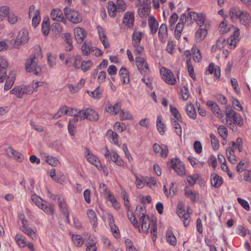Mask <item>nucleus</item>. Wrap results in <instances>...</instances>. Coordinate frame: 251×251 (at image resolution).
Wrapping results in <instances>:
<instances>
[{
    "label": "nucleus",
    "mask_w": 251,
    "mask_h": 251,
    "mask_svg": "<svg viewBox=\"0 0 251 251\" xmlns=\"http://www.w3.org/2000/svg\"><path fill=\"white\" fill-rule=\"evenodd\" d=\"M226 125L233 131H237L236 125L239 126H243V119L241 115L230 108L229 106H226Z\"/></svg>",
    "instance_id": "obj_1"
},
{
    "label": "nucleus",
    "mask_w": 251,
    "mask_h": 251,
    "mask_svg": "<svg viewBox=\"0 0 251 251\" xmlns=\"http://www.w3.org/2000/svg\"><path fill=\"white\" fill-rule=\"evenodd\" d=\"M38 60L35 54H32L26 60L25 68L27 72H32L36 75H40L42 73L41 67L37 65Z\"/></svg>",
    "instance_id": "obj_2"
},
{
    "label": "nucleus",
    "mask_w": 251,
    "mask_h": 251,
    "mask_svg": "<svg viewBox=\"0 0 251 251\" xmlns=\"http://www.w3.org/2000/svg\"><path fill=\"white\" fill-rule=\"evenodd\" d=\"M64 13L66 19L74 24H78L82 21L81 15L76 10L65 7Z\"/></svg>",
    "instance_id": "obj_3"
},
{
    "label": "nucleus",
    "mask_w": 251,
    "mask_h": 251,
    "mask_svg": "<svg viewBox=\"0 0 251 251\" xmlns=\"http://www.w3.org/2000/svg\"><path fill=\"white\" fill-rule=\"evenodd\" d=\"M160 74L163 79L169 85H174L176 79L173 72L169 69L162 67L160 69Z\"/></svg>",
    "instance_id": "obj_4"
},
{
    "label": "nucleus",
    "mask_w": 251,
    "mask_h": 251,
    "mask_svg": "<svg viewBox=\"0 0 251 251\" xmlns=\"http://www.w3.org/2000/svg\"><path fill=\"white\" fill-rule=\"evenodd\" d=\"M171 167L174 169L178 175L181 176L185 174V167L182 162L178 159H172L171 161Z\"/></svg>",
    "instance_id": "obj_5"
},
{
    "label": "nucleus",
    "mask_w": 251,
    "mask_h": 251,
    "mask_svg": "<svg viewBox=\"0 0 251 251\" xmlns=\"http://www.w3.org/2000/svg\"><path fill=\"white\" fill-rule=\"evenodd\" d=\"M136 65L141 73L146 75L149 72V66L147 62H145L143 58L140 56L137 57L135 59Z\"/></svg>",
    "instance_id": "obj_6"
},
{
    "label": "nucleus",
    "mask_w": 251,
    "mask_h": 251,
    "mask_svg": "<svg viewBox=\"0 0 251 251\" xmlns=\"http://www.w3.org/2000/svg\"><path fill=\"white\" fill-rule=\"evenodd\" d=\"M28 39V32L25 30H20L17 36L15 41V47H18L19 45L23 43H26Z\"/></svg>",
    "instance_id": "obj_7"
},
{
    "label": "nucleus",
    "mask_w": 251,
    "mask_h": 251,
    "mask_svg": "<svg viewBox=\"0 0 251 251\" xmlns=\"http://www.w3.org/2000/svg\"><path fill=\"white\" fill-rule=\"evenodd\" d=\"M74 34L75 39L78 44H81L86 37L85 30L82 28L76 27L74 29Z\"/></svg>",
    "instance_id": "obj_8"
},
{
    "label": "nucleus",
    "mask_w": 251,
    "mask_h": 251,
    "mask_svg": "<svg viewBox=\"0 0 251 251\" xmlns=\"http://www.w3.org/2000/svg\"><path fill=\"white\" fill-rule=\"evenodd\" d=\"M52 20L66 23V20L63 16L62 11L59 9H53L50 14Z\"/></svg>",
    "instance_id": "obj_9"
},
{
    "label": "nucleus",
    "mask_w": 251,
    "mask_h": 251,
    "mask_svg": "<svg viewBox=\"0 0 251 251\" xmlns=\"http://www.w3.org/2000/svg\"><path fill=\"white\" fill-rule=\"evenodd\" d=\"M153 150L156 153H159L163 157L167 156L168 150L165 145L160 146L157 144H154L153 146Z\"/></svg>",
    "instance_id": "obj_10"
},
{
    "label": "nucleus",
    "mask_w": 251,
    "mask_h": 251,
    "mask_svg": "<svg viewBox=\"0 0 251 251\" xmlns=\"http://www.w3.org/2000/svg\"><path fill=\"white\" fill-rule=\"evenodd\" d=\"M140 222L141 223L142 231L144 232H147L151 224V220L149 217L147 215L143 214L140 218Z\"/></svg>",
    "instance_id": "obj_11"
},
{
    "label": "nucleus",
    "mask_w": 251,
    "mask_h": 251,
    "mask_svg": "<svg viewBox=\"0 0 251 251\" xmlns=\"http://www.w3.org/2000/svg\"><path fill=\"white\" fill-rule=\"evenodd\" d=\"M206 105L211 108V110L217 117L220 118L223 117V115L220 113V108L216 102L212 100H208L206 102Z\"/></svg>",
    "instance_id": "obj_12"
},
{
    "label": "nucleus",
    "mask_w": 251,
    "mask_h": 251,
    "mask_svg": "<svg viewBox=\"0 0 251 251\" xmlns=\"http://www.w3.org/2000/svg\"><path fill=\"white\" fill-rule=\"evenodd\" d=\"M121 104L119 102L115 103L113 106L110 104H107L106 105V110L107 112L112 115H117L121 109Z\"/></svg>",
    "instance_id": "obj_13"
},
{
    "label": "nucleus",
    "mask_w": 251,
    "mask_h": 251,
    "mask_svg": "<svg viewBox=\"0 0 251 251\" xmlns=\"http://www.w3.org/2000/svg\"><path fill=\"white\" fill-rule=\"evenodd\" d=\"M239 19L241 24L245 26H251V17L248 12L244 11Z\"/></svg>",
    "instance_id": "obj_14"
},
{
    "label": "nucleus",
    "mask_w": 251,
    "mask_h": 251,
    "mask_svg": "<svg viewBox=\"0 0 251 251\" xmlns=\"http://www.w3.org/2000/svg\"><path fill=\"white\" fill-rule=\"evenodd\" d=\"M134 20V17L133 13L127 12L125 14L123 22L129 27H130L133 25Z\"/></svg>",
    "instance_id": "obj_15"
},
{
    "label": "nucleus",
    "mask_w": 251,
    "mask_h": 251,
    "mask_svg": "<svg viewBox=\"0 0 251 251\" xmlns=\"http://www.w3.org/2000/svg\"><path fill=\"white\" fill-rule=\"evenodd\" d=\"M6 152L10 157L13 158L19 162H21L23 160V156L21 153L15 151L11 147L6 150Z\"/></svg>",
    "instance_id": "obj_16"
},
{
    "label": "nucleus",
    "mask_w": 251,
    "mask_h": 251,
    "mask_svg": "<svg viewBox=\"0 0 251 251\" xmlns=\"http://www.w3.org/2000/svg\"><path fill=\"white\" fill-rule=\"evenodd\" d=\"M87 154L86 155L87 160L91 164L94 165L98 169L101 167L100 163L99 160H97L98 158L94 154L90 153V151L87 149Z\"/></svg>",
    "instance_id": "obj_17"
},
{
    "label": "nucleus",
    "mask_w": 251,
    "mask_h": 251,
    "mask_svg": "<svg viewBox=\"0 0 251 251\" xmlns=\"http://www.w3.org/2000/svg\"><path fill=\"white\" fill-rule=\"evenodd\" d=\"M158 35L161 41L164 43L168 36L167 26L166 24H162L160 26Z\"/></svg>",
    "instance_id": "obj_18"
},
{
    "label": "nucleus",
    "mask_w": 251,
    "mask_h": 251,
    "mask_svg": "<svg viewBox=\"0 0 251 251\" xmlns=\"http://www.w3.org/2000/svg\"><path fill=\"white\" fill-rule=\"evenodd\" d=\"M223 182V178L217 174L211 175V183L215 188L219 187Z\"/></svg>",
    "instance_id": "obj_19"
},
{
    "label": "nucleus",
    "mask_w": 251,
    "mask_h": 251,
    "mask_svg": "<svg viewBox=\"0 0 251 251\" xmlns=\"http://www.w3.org/2000/svg\"><path fill=\"white\" fill-rule=\"evenodd\" d=\"M244 11H241L239 8L232 7L230 9L229 16L233 21L239 19Z\"/></svg>",
    "instance_id": "obj_20"
},
{
    "label": "nucleus",
    "mask_w": 251,
    "mask_h": 251,
    "mask_svg": "<svg viewBox=\"0 0 251 251\" xmlns=\"http://www.w3.org/2000/svg\"><path fill=\"white\" fill-rule=\"evenodd\" d=\"M148 23L151 33H155L158 27V23L156 19L153 17H150L148 20Z\"/></svg>",
    "instance_id": "obj_21"
},
{
    "label": "nucleus",
    "mask_w": 251,
    "mask_h": 251,
    "mask_svg": "<svg viewBox=\"0 0 251 251\" xmlns=\"http://www.w3.org/2000/svg\"><path fill=\"white\" fill-rule=\"evenodd\" d=\"M15 77L16 75L14 73H11L9 74L4 85L5 90H8L11 88L15 79Z\"/></svg>",
    "instance_id": "obj_22"
},
{
    "label": "nucleus",
    "mask_w": 251,
    "mask_h": 251,
    "mask_svg": "<svg viewBox=\"0 0 251 251\" xmlns=\"http://www.w3.org/2000/svg\"><path fill=\"white\" fill-rule=\"evenodd\" d=\"M8 65L7 60L4 57L0 56V72L5 77L6 76V69Z\"/></svg>",
    "instance_id": "obj_23"
},
{
    "label": "nucleus",
    "mask_w": 251,
    "mask_h": 251,
    "mask_svg": "<svg viewBox=\"0 0 251 251\" xmlns=\"http://www.w3.org/2000/svg\"><path fill=\"white\" fill-rule=\"evenodd\" d=\"M219 27L220 28V32L222 34H225L231 30V28L234 30L235 29L234 26L227 25L225 20L220 24Z\"/></svg>",
    "instance_id": "obj_24"
},
{
    "label": "nucleus",
    "mask_w": 251,
    "mask_h": 251,
    "mask_svg": "<svg viewBox=\"0 0 251 251\" xmlns=\"http://www.w3.org/2000/svg\"><path fill=\"white\" fill-rule=\"evenodd\" d=\"M187 115L193 119H195L196 117V111L194 105L190 103L188 104L185 108Z\"/></svg>",
    "instance_id": "obj_25"
},
{
    "label": "nucleus",
    "mask_w": 251,
    "mask_h": 251,
    "mask_svg": "<svg viewBox=\"0 0 251 251\" xmlns=\"http://www.w3.org/2000/svg\"><path fill=\"white\" fill-rule=\"evenodd\" d=\"M207 71L210 74H214V75L217 78H219L220 76V70L218 66H215L213 63H210L209 65Z\"/></svg>",
    "instance_id": "obj_26"
},
{
    "label": "nucleus",
    "mask_w": 251,
    "mask_h": 251,
    "mask_svg": "<svg viewBox=\"0 0 251 251\" xmlns=\"http://www.w3.org/2000/svg\"><path fill=\"white\" fill-rule=\"evenodd\" d=\"M108 12L109 15L111 17H115L116 15V12H118L117 7L115 4L112 1H109L108 4Z\"/></svg>",
    "instance_id": "obj_27"
},
{
    "label": "nucleus",
    "mask_w": 251,
    "mask_h": 251,
    "mask_svg": "<svg viewBox=\"0 0 251 251\" xmlns=\"http://www.w3.org/2000/svg\"><path fill=\"white\" fill-rule=\"evenodd\" d=\"M98 28H99V34L100 38L101 41L103 46L105 48H109V43L105 40L106 37V35H105L103 29L100 26H98Z\"/></svg>",
    "instance_id": "obj_28"
},
{
    "label": "nucleus",
    "mask_w": 251,
    "mask_h": 251,
    "mask_svg": "<svg viewBox=\"0 0 251 251\" xmlns=\"http://www.w3.org/2000/svg\"><path fill=\"white\" fill-rule=\"evenodd\" d=\"M142 33L139 31H134L132 34V38L133 46H137L140 45V41L141 40Z\"/></svg>",
    "instance_id": "obj_29"
},
{
    "label": "nucleus",
    "mask_w": 251,
    "mask_h": 251,
    "mask_svg": "<svg viewBox=\"0 0 251 251\" xmlns=\"http://www.w3.org/2000/svg\"><path fill=\"white\" fill-rule=\"evenodd\" d=\"M87 119L90 121H97L99 118L98 113L90 108L87 109Z\"/></svg>",
    "instance_id": "obj_30"
},
{
    "label": "nucleus",
    "mask_w": 251,
    "mask_h": 251,
    "mask_svg": "<svg viewBox=\"0 0 251 251\" xmlns=\"http://www.w3.org/2000/svg\"><path fill=\"white\" fill-rule=\"evenodd\" d=\"M207 34V30L205 28H199L196 33V37L197 40L200 42L203 40Z\"/></svg>",
    "instance_id": "obj_31"
},
{
    "label": "nucleus",
    "mask_w": 251,
    "mask_h": 251,
    "mask_svg": "<svg viewBox=\"0 0 251 251\" xmlns=\"http://www.w3.org/2000/svg\"><path fill=\"white\" fill-rule=\"evenodd\" d=\"M58 200L59 201V206L60 208L62 213L66 216L67 221L69 222V211L66 207V204L64 202L60 200V198H58Z\"/></svg>",
    "instance_id": "obj_32"
},
{
    "label": "nucleus",
    "mask_w": 251,
    "mask_h": 251,
    "mask_svg": "<svg viewBox=\"0 0 251 251\" xmlns=\"http://www.w3.org/2000/svg\"><path fill=\"white\" fill-rule=\"evenodd\" d=\"M87 215L92 224H93L94 226H96L97 224V218L95 212L92 209H89L87 211Z\"/></svg>",
    "instance_id": "obj_33"
},
{
    "label": "nucleus",
    "mask_w": 251,
    "mask_h": 251,
    "mask_svg": "<svg viewBox=\"0 0 251 251\" xmlns=\"http://www.w3.org/2000/svg\"><path fill=\"white\" fill-rule=\"evenodd\" d=\"M10 9L7 6H2L0 7V22L3 20V18L7 17L9 14Z\"/></svg>",
    "instance_id": "obj_34"
},
{
    "label": "nucleus",
    "mask_w": 251,
    "mask_h": 251,
    "mask_svg": "<svg viewBox=\"0 0 251 251\" xmlns=\"http://www.w3.org/2000/svg\"><path fill=\"white\" fill-rule=\"evenodd\" d=\"M45 213L49 215H52L53 214L54 208L53 205L50 203H44L43 206H41L40 208Z\"/></svg>",
    "instance_id": "obj_35"
},
{
    "label": "nucleus",
    "mask_w": 251,
    "mask_h": 251,
    "mask_svg": "<svg viewBox=\"0 0 251 251\" xmlns=\"http://www.w3.org/2000/svg\"><path fill=\"white\" fill-rule=\"evenodd\" d=\"M226 154L228 161L232 164L235 163L236 160L235 159V156L234 154V151L231 148L229 147L226 150Z\"/></svg>",
    "instance_id": "obj_36"
},
{
    "label": "nucleus",
    "mask_w": 251,
    "mask_h": 251,
    "mask_svg": "<svg viewBox=\"0 0 251 251\" xmlns=\"http://www.w3.org/2000/svg\"><path fill=\"white\" fill-rule=\"evenodd\" d=\"M167 241L172 245L175 246L176 244V239L172 231H167L166 233Z\"/></svg>",
    "instance_id": "obj_37"
},
{
    "label": "nucleus",
    "mask_w": 251,
    "mask_h": 251,
    "mask_svg": "<svg viewBox=\"0 0 251 251\" xmlns=\"http://www.w3.org/2000/svg\"><path fill=\"white\" fill-rule=\"evenodd\" d=\"M11 94H14L17 98H21L24 94L23 86H17L11 90Z\"/></svg>",
    "instance_id": "obj_38"
},
{
    "label": "nucleus",
    "mask_w": 251,
    "mask_h": 251,
    "mask_svg": "<svg viewBox=\"0 0 251 251\" xmlns=\"http://www.w3.org/2000/svg\"><path fill=\"white\" fill-rule=\"evenodd\" d=\"M151 10L150 6H143L138 10V14L140 17L143 18L149 14Z\"/></svg>",
    "instance_id": "obj_39"
},
{
    "label": "nucleus",
    "mask_w": 251,
    "mask_h": 251,
    "mask_svg": "<svg viewBox=\"0 0 251 251\" xmlns=\"http://www.w3.org/2000/svg\"><path fill=\"white\" fill-rule=\"evenodd\" d=\"M170 111L172 114L175 117V120L181 122V117L177 109L175 107H174L172 105H170Z\"/></svg>",
    "instance_id": "obj_40"
},
{
    "label": "nucleus",
    "mask_w": 251,
    "mask_h": 251,
    "mask_svg": "<svg viewBox=\"0 0 251 251\" xmlns=\"http://www.w3.org/2000/svg\"><path fill=\"white\" fill-rule=\"evenodd\" d=\"M21 230L27 234L32 239L36 238L35 232L32 229L27 228V226H21Z\"/></svg>",
    "instance_id": "obj_41"
},
{
    "label": "nucleus",
    "mask_w": 251,
    "mask_h": 251,
    "mask_svg": "<svg viewBox=\"0 0 251 251\" xmlns=\"http://www.w3.org/2000/svg\"><path fill=\"white\" fill-rule=\"evenodd\" d=\"M40 21V15L39 10H36L34 15H33L32 19V25L35 27L37 26Z\"/></svg>",
    "instance_id": "obj_42"
},
{
    "label": "nucleus",
    "mask_w": 251,
    "mask_h": 251,
    "mask_svg": "<svg viewBox=\"0 0 251 251\" xmlns=\"http://www.w3.org/2000/svg\"><path fill=\"white\" fill-rule=\"evenodd\" d=\"M186 63H187V70L189 73V75L193 79H195L196 76L194 74V68L192 65V62H191L190 58H189L186 60Z\"/></svg>",
    "instance_id": "obj_43"
},
{
    "label": "nucleus",
    "mask_w": 251,
    "mask_h": 251,
    "mask_svg": "<svg viewBox=\"0 0 251 251\" xmlns=\"http://www.w3.org/2000/svg\"><path fill=\"white\" fill-rule=\"evenodd\" d=\"M92 47H91V44L90 43L85 42L81 47L82 51L84 55L89 54L92 50Z\"/></svg>",
    "instance_id": "obj_44"
},
{
    "label": "nucleus",
    "mask_w": 251,
    "mask_h": 251,
    "mask_svg": "<svg viewBox=\"0 0 251 251\" xmlns=\"http://www.w3.org/2000/svg\"><path fill=\"white\" fill-rule=\"evenodd\" d=\"M146 183V177L136 175V185L138 188H141Z\"/></svg>",
    "instance_id": "obj_45"
},
{
    "label": "nucleus",
    "mask_w": 251,
    "mask_h": 251,
    "mask_svg": "<svg viewBox=\"0 0 251 251\" xmlns=\"http://www.w3.org/2000/svg\"><path fill=\"white\" fill-rule=\"evenodd\" d=\"M50 23L49 19L43 20L42 23V31L45 36L48 35L49 33Z\"/></svg>",
    "instance_id": "obj_46"
},
{
    "label": "nucleus",
    "mask_w": 251,
    "mask_h": 251,
    "mask_svg": "<svg viewBox=\"0 0 251 251\" xmlns=\"http://www.w3.org/2000/svg\"><path fill=\"white\" fill-rule=\"evenodd\" d=\"M210 137L211 138V142L213 149L214 150H217L220 146L218 139L214 134H211Z\"/></svg>",
    "instance_id": "obj_47"
},
{
    "label": "nucleus",
    "mask_w": 251,
    "mask_h": 251,
    "mask_svg": "<svg viewBox=\"0 0 251 251\" xmlns=\"http://www.w3.org/2000/svg\"><path fill=\"white\" fill-rule=\"evenodd\" d=\"M218 133L224 140H226L227 136L228 131L224 126H220L218 128Z\"/></svg>",
    "instance_id": "obj_48"
},
{
    "label": "nucleus",
    "mask_w": 251,
    "mask_h": 251,
    "mask_svg": "<svg viewBox=\"0 0 251 251\" xmlns=\"http://www.w3.org/2000/svg\"><path fill=\"white\" fill-rule=\"evenodd\" d=\"M72 240L77 247L81 246L84 242L83 239L79 235H74L72 236Z\"/></svg>",
    "instance_id": "obj_49"
},
{
    "label": "nucleus",
    "mask_w": 251,
    "mask_h": 251,
    "mask_svg": "<svg viewBox=\"0 0 251 251\" xmlns=\"http://www.w3.org/2000/svg\"><path fill=\"white\" fill-rule=\"evenodd\" d=\"M68 110L66 106H63L53 116V118L58 119L63 115L68 114Z\"/></svg>",
    "instance_id": "obj_50"
},
{
    "label": "nucleus",
    "mask_w": 251,
    "mask_h": 251,
    "mask_svg": "<svg viewBox=\"0 0 251 251\" xmlns=\"http://www.w3.org/2000/svg\"><path fill=\"white\" fill-rule=\"evenodd\" d=\"M185 191L186 196L189 197L193 202H195L197 201V193L191 190H185Z\"/></svg>",
    "instance_id": "obj_51"
},
{
    "label": "nucleus",
    "mask_w": 251,
    "mask_h": 251,
    "mask_svg": "<svg viewBox=\"0 0 251 251\" xmlns=\"http://www.w3.org/2000/svg\"><path fill=\"white\" fill-rule=\"evenodd\" d=\"M31 201L39 208L43 206L42 199L39 198L36 195H32L31 197Z\"/></svg>",
    "instance_id": "obj_52"
},
{
    "label": "nucleus",
    "mask_w": 251,
    "mask_h": 251,
    "mask_svg": "<svg viewBox=\"0 0 251 251\" xmlns=\"http://www.w3.org/2000/svg\"><path fill=\"white\" fill-rule=\"evenodd\" d=\"M16 242L18 245L22 248H24L26 246V242L25 238L20 235H17L15 237Z\"/></svg>",
    "instance_id": "obj_53"
},
{
    "label": "nucleus",
    "mask_w": 251,
    "mask_h": 251,
    "mask_svg": "<svg viewBox=\"0 0 251 251\" xmlns=\"http://www.w3.org/2000/svg\"><path fill=\"white\" fill-rule=\"evenodd\" d=\"M92 66V63L90 60H88L87 61H83L81 63L80 67L84 72H86L90 69Z\"/></svg>",
    "instance_id": "obj_54"
},
{
    "label": "nucleus",
    "mask_w": 251,
    "mask_h": 251,
    "mask_svg": "<svg viewBox=\"0 0 251 251\" xmlns=\"http://www.w3.org/2000/svg\"><path fill=\"white\" fill-rule=\"evenodd\" d=\"M46 162L52 166H57L59 164V160L55 157L47 156L46 160Z\"/></svg>",
    "instance_id": "obj_55"
},
{
    "label": "nucleus",
    "mask_w": 251,
    "mask_h": 251,
    "mask_svg": "<svg viewBox=\"0 0 251 251\" xmlns=\"http://www.w3.org/2000/svg\"><path fill=\"white\" fill-rule=\"evenodd\" d=\"M117 10L118 12L125 11L126 9V5L124 0H117Z\"/></svg>",
    "instance_id": "obj_56"
},
{
    "label": "nucleus",
    "mask_w": 251,
    "mask_h": 251,
    "mask_svg": "<svg viewBox=\"0 0 251 251\" xmlns=\"http://www.w3.org/2000/svg\"><path fill=\"white\" fill-rule=\"evenodd\" d=\"M112 153L113 156L111 158V160H112L113 162L116 163L118 165H123L124 162L122 160H119V155L117 154V153L113 151H112Z\"/></svg>",
    "instance_id": "obj_57"
},
{
    "label": "nucleus",
    "mask_w": 251,
    "mask_h": 251,
    "mask_svg": "<svg viewBox=\"0 0 251 251\" xmlns=\"http://www.w3.org/2000/svg\"><path fill=\"white\" fill-rule=\"evenodd\" d=\"M127 217L130 222L135 227H139L138 226V222L132 212L129 213V211H128Z\"/></svg>",
    "instance_id": "obj_58"
},
{
    "label": "nucleus",
    "mask_w": 251,
    "mask_h": 251,
    "mask_svg": "<svg viewBox=\"0 0 251 251\" xmlns=\"http://www.w3.org/2000/svg\"><path fill=\"white\" fill-rule=\"evenodd\" d=\"M178 122L176 120H175V119H174L173 121H172V125L174 126V127L175 128V129H176V134L179 135V136H181V127H180V126L179 125V124L178 123Z\"/></svg>",
    "instance_id": "obj_59"
},
{
    "label": "nucleus",
    "mask_w": 251,
    "mask_h": 251,
    "mask_svg": "<svg viewBox=\"0 0 251 251\" xmlns=\"http://www.w3.org/2000/svg\"><path fill=\"white\" fill-rule=\"evenodd\" d=\"M185 209L183 204L182 203H179L177 205V213L180 218L184 217L186 216L184 214Z\"/></svg>",
    "instance_id": "obj_60"
},
{
    "label": "nucleus",
    "mask_w": 251,
    "mask_h": 251,
    "mask_svg": "<svg viewBox=\"0 0 251 251\" xmlns=\"http://www.w3.org/2000/svg\"><path fill=\"white\" fill-rule=\"evenodd\" d=\"M109 225L111 227L112 231L113 232L114 234H115L114 236L117 238L118 236H119L118 232L119 230L117 227L115 226V225L114 223L113 219H112V221L110 220Z\"/></svg>",
    "instance_id": "obj_61"
},
{
    "label": "nucleus",
    "mask_w": 251,
    "mask_h": 251,
    "mask_svg": "<svg viewBox=\"0 0 251 251\" xmlns=\"http://www.w3.org/2000/svg\"><path fill=\"white\" fill-rule=\"evenodd\" d=\"M24 94L30 95L34 91V88L29 85H23Z\"/></svg>",
    "instance_id": "obj_62"
},
{
    "label": "nucleus",
    "mask_w": 251,
    "mask_h": 251,
    "mask_svg": "<svg viewBox=\"0 0 251 251\" xmlns=\"http://www.w3.org/2000/svg\"><path fill=\"white\" fill-rule=\"evenodd\" d=\"M194 148L196 153L200 154L202 152V145L199 141H196L194 143Z\"/></svg>",
    "instance_id": "obj_63"
},
{
    "label": "nucleus",
    "mask_w": 251,
    "mask_h": 251,
    "mask_svg": "<svg viewBox=\"0 0 251 251\" xmlns=\"http://www.w3.org/2000/svg\"><path fill=\"white\" fill-rule=\"evenodd\" d=\"M181 93L183 100H187L189 97V94L188 90L186 86H184L182 87Z\"/></svg>",
    "instance_id": "obj_64"
}]
</instances>
